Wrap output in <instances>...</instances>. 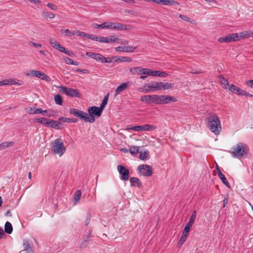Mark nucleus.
I'll return each mask as SVG.
<instances>
[{"label": "nucleus", "instance_id": "obj_1", "mask_svg": "<svg viewBox=\"0 0 253 253\" xmlns=\"http://www.w3.org/2000/svg\"><path fill=\"white\" fill-rule=\"evenodd\" d=\"M141 100L148 104L155 103L157 104H167L176 101L175 97L167 95H146L141 97Z\"/></svg>", "mask_w": 253, "mask_h": 253}, {"label": "nucleus", "instance_id": "obj_2", "mask_svg": "<svg viewBox=\"0 0 253 253\" xmlns=\"http://www.w3.org/2000/svg\"><path fill=\"white\" fill-rule=\"evenodd\" d=\"M207 125L215 134H219L221 130L220 121L216 114L211 115L208 118Z\"/></svg>", "mask_w": 253, "mask_h": 253}, {"label": "nucleus", "instance_id": "obj_3", "mask_svg": "<svg viewBox=\"0 0 253 253\" xmlns=\"http://www.w3.org/2000/svg\"><path fill=\"white\" fill-rule=\"evenodd\" d=\"M231 155L233 157L241 158L247 154L249 148L246 144L239 143L232 149Z\"/></svg>", "mask_w": 253, "mask_h": 253}, {"label": "nucleus", "instance_id": "obj_4", "mask_svg": "<svg viewBox=\"0 0 253 253\" xmlns=\"http://www.w3.org/2000/svg\"><path fill=\"white\" fill-rule=\"evenodd\" d=\"M103 110L100 107L96 106L89 107L87 111L88 114V122L93 123L95 122V117L99 118L101 116Z\"/></svg>", "mask_w": 253, "mask_h": 253}, {"label": "nucleus", "instance_id": "obj_5", "mask_svg": "<svg viewBox=\"0 0 253 253\" xmlns=\"http://www.w3.org/2000/svg\"><path fill=\"white\" fill-rule=\"evenodd\" d=\"M66 148L61 139H55L52 143V151L54 154H59L61 156L65 152Z\"/></svg>", "mask_w": 253, "mask_h": 253}, {"label": "nucleus", "instance_id": "obj_6", "mask_svg": "<svg viewBox=\"0 0 253 253\" xmlns=\"http://www.w3.org/2000/svg\"><path fill=\"white\" fill-rule=\"evenodd\" d=\"M60 91L67 95L71 97H76L78 98L82 97V95L78 90L74 88H68L66 86H61Z\"/></svg>", "mask_w": 253, "mask_h": 253}, {"label": "nucleus", "instance_id": "obj_7", "mask_svg": "<svg viewBox=\"0 0 253 253\" xmlns=\"http://www.w3.org/2000/svg\"><path fill=\"white\" fill-rule=\"evenodd\" d=\"M26 76L31 77H36L46 81H50V78L47 75L38 70H31L26 73Z\"/></svg>", "mask_w": 253, "mask_h": 253}, {"label": "nucleus", "instance_id": "obj_8", "mask_svg": "<svg viewBox=\"0 0 253 253\" xmlns=\"http://www.w3.org/2000/svg\"><path fill=\"white\" fill-rule=\"evenodd\" d=\"M70 113L84 122H88V114L86 112L77 109L72 108L70 109Z\"/></svg>", "mask_w": 253, "mask_h": 253}, {"label": "nucleus", "instance_id": "obj_9", "mask_svg": "<svg viewBox=\"0 0 253 253\" xmlns=\"http://www.w3.org/2000/svg\"><path fill=\"white\" fill-rule=\"evenodd\" d=\"M137 170L143 176H149L152 174V168L148 165H139L137 168Z\"/></svg>", "mask_w": 253, "mask_h": 253}, {"label": "nucleus", "instance_id": "obj_10", "mask_svg": "<svg viewBox=\"0 0 253 253\" xmlns=\"http://www.w3.org/2000/svg\"><path fill=\"white\" fill-rule=\"evenodd\" d=\"M110 29L115 30H126L130 31L132 29V26L130 25H125L120 23H111L110 22Z\"/></svg>", "mask_w": 253, "mask_h": 253}, {"label": "nucleus", "instance_id": "obj_11", "mask_svg": "<svg viewBox=\"0 0 253 253\" xmlns=\"http://www.w3.org/2000/svg\"><path fill=\"white\" fill-rule=\"evenodd\" d=\"M156 129V126H155L150 125L148 124H146L144 126H136L127 128V129H131L136 131L146 130L149 131L155 130Z\"/></svg>", "mask_w": 253, "mask_h": 253}, {"label": "nucleus", "instance_id": "obj_12", "mask_svg": "<svg viewBox=\"0 0 253 253\" xmlns=\"http://www.w3.org/2000/svg\"><path fill=\"white\" fill-rule=\"evenodd\" d=\"M117 169L120 174H121V179L125 181H126L129 178V170L126 169L125 167L118 165L117 166Z\"/></svg>", "mask_w": 253, "mask_h": 253}, {"label": "nucleus", "instance_id": "obj_13", "mask_svg": "<svg viewBox=\"0 0 253 253\" xmlns=\"http://www.w3.org/2000/svg\"><path fill=\"white\" fill-rule=\"evenodd\" d=\"M48 41L50 44L54 48L60 51H65V47H64L60 43L58 42L54 38L52 37H49Z\"/></svg>", "mask_w": 253, "mask_h": 253}, {"label": "nucleus", "instance_id": "obj_14", "mask_svg": "<svg viewBox=\"0 0 253 253\" xmlns=\"http://www.w3.org/2000/svg\"><path fill=\"white\" fill-rule=\"evenodd\" d=\"M27 112L29 114H38L42 113H46L47 110H42V108H30L26 109Z\"/></svg>", "mask_w": 253, "mask_h": 253}, {"label": "nucleus", "instance_id": "obj_15", "mask_svg": "<svg viewBox=\"0 0 253 253\" xmlns=\"http://www.w3.org/2000/svg\"><path fill=\"white\" fill-rule=\"evenodd\" d=\"M250 37H252V31H244L238 34V39L239 41Z\"/></svg>", "mask_w": 253, "mask_h": 253}, {"label": "nucleus", "instance_id": "obj_16", "mask_svg": "<svg viewBox=\"0 0 253 253\" xmlns=\"http://www.w3.org/2000/svg\"><path fill=\"white\" fill-rule=\"evenodd\" d=\"M128 86V83H124L121 84L119 86L117 87L115 90V96H116L119 93L123 92L125 90Z\"/></svg>", "mask_w": 253, "mask_h": 253}, {"label": "nucleus", "instance_id": "obj_17", "mask_svg": "<svg viewBox=\"0 0 253 253\" xmlns=\"http://www.w3.org/2000/svg\"><path fill=\"white\" fill-rule=\"evenodd\" d=\"M23 245L24 247V251H26L27 253H33L34 251L30 245L29 241L27 240H24L23 241Z\"/></svg>", "mask_w": 253, "mask_h": 253}, {"label": "nucleus", "instance_id": "obj_18", "mask_svg": "<svg viewBox=\"0 0 253 253\" xmlns=\"http://www.w3.org/2000/svg\"><path fill=\"white\" fill-rule=\"evenodd\" d=\"M130 182L131 186L135 187L137 186L139 188L141 187V183L139 179L137 177H131L130 178Z\"/></svg>", "mask_w": 253, "mask_h": 253}, {"label": "nucleus", "instance_id": "obj_19", "mask_svg": "<svg viewBox=\"0 0 253 253\" xmlns=\"http://www.w3.org/2000/svg\"><path fill=\"white\" fill-rule=\"evenodd\" d=\"M130 72L133 75L143 74V68L141 67H133L129 69Z\"/></svg>", "mask_w": 253, "mask_h": 253}, {"label": "nucleus", "instance_id": "obj_20", "mask_svg": "<svg viewBox=\"0 0 253 253\" xmlns=\"http://www.w3.org/2000/svg\"><path fill=\"white\" fill-rule=\"evenodd\" d=\"M113 58H116V59L114 60L115 62H130L132 61L131 58H130L129 57H126V56H122V57H113Z\"/></svg>", "mask_w": 253, "mask_h": 253}, {"label": "nucleus", "instance_id": "obj_21", "mask_svg": "<svg viewBox=\"0 0 253 253\" xmlns=\"http://www.w3.org/2000/svg\"><path fill=\"white\" fill-rule=\"evenodd\" d=\"M48 124V127H51L52 128L57 129H59V125L61 124L59 122L53 120H49Z\"/></svg>", "mask_w": 253, "mask_h": 253}, {"label": "nucleus", "instance_id": "obj_22", "mask_svg": "<svg viewBox=\"0 0 253 253\" xmlns=\"http://www.w3.org/2000/svg\"><path fill=\"white\" fill-rule=\"evenodd\" d=\"M218 176L219 178L221 180L222 182L227 187H229V182L226 179V177L224 175V174L222 173L220 170H219V172H218Z\"/></svg>", "mask_w": 253, "mask_h": 253}, {"label": "nucleus", "instance_id": "obj_23", "mask_svg": "<svg viewBox=\"0 0 253 253\" xmlns=\"http://www.w3.org/2000/svg\"><path fill=\"white\" fill-rule=\"evenodd\" d=\"M220 83L222 85L223 87L227 89L229 84L227 80H226L222 76H219Z\"/></svg>", "mask_w": 253, "mask_h": 253}, {"label": "nucleus", "instance_id": "obj_24", "mask_svg": "<svg viewBox=\"0 0 253 253\" xmlns=\"http://www.w3.org/2000/svg\"><path fill=\"white\" fill-rule=\"evenodd\" d=\"M160 4L164 5H178L179 3L173 0H161Z\"/></svg>", "mask_w": 253, "mask_h": 253}, {"label": "nucleus", "instance_id": "obj_25", "mask_svg": "<svg viewBox=\"0 0 253 253\" xmlns=\"http://www.w3.org/2000/svg\"><path fill=\"white\" fill-rule=\"evenodd\" d=\"M49 120L48 119H47L46 118H41L36 119L35 121V122L40 123L42 125H44L47 126Z\"/></svg>", "mask_w": 253, "mask_h": 253}, {"label": "nucleus", "instance_id": "obj_26", "mask_svg": "<svg viewBox=\"0 0 253 253\" xmlns=\"http://www.w3.org/2000/svg\"><path fill=\"white\" fill-rule=\"evenodd\" d=\"M59 121H60L63 122L77 123L78 122V119L76 118L70 119L65 117H60L59 118Z\"/></svg>", "mask_w": 253, "mask_h": 253}, {"label": "nucleus", "instance_id": "obj_27", "mask_svg": "<svg viewBox=\"0 0 253 253\" xmlns=\"http://www.w3.org/2000/svg\"><path fill=\"white\" fill-rule=\"evenodd\" d=\"M14 145V142H4L0 144V151L4 149L7 147H11Z\"/></svg>", "mask_w": 253, "mask_h": 253}, {"label": "nucleus", "instance_id": "obj_28", "mask_svg": "<svg viewBox=\"0 0 253 253\" xmlns=\"http://www.w3.org/2000/svg\"><path fill=\"white\" fill-rule=\"evenodd\" d=\"M13 228L11 224L9 222H6L4 226V231L7 234H11L12 232Z\"/></svg>", "mask_w": 253, "mask_h": 253}, {"label": "nucleus", "instance_id": "obj_29", "mask_svg": "<svg viewBox=\"0 0 253 253\" xmlns=\"http://www.w3.org/2000/svg\"><path fill=\"white\" fill-rule=\"evenodd\" d=\"M227 89L231 91L233 93L238 94L239 91H240V88L237 87L233 84H229L227 87Z\"/></svg>", "mask_w": 253, "mask_h": 253}, {"label": "nucleus", "instance_id": "obj_30", "mask_svg": "<svg viewBox=\"0 0 253 253\" xmlns=\"http://www.w3.org/2000/svg\"><path fill=\"white\" fill-rule=\"evenodd\" d=\"M139 147L138 146H129V152L132 154H137L139 153Z\"/></svg>", "mask_w": 253, "mask_h": 253}, {"label": "nucleus", "instance_id": "obj_31", "mask_svg": "<svg viewBox=\"0 0 253 253\" xmlns=\"http://www.w3.org/2000/svg\"><path fill=\"white\" fill-rule=\"evenodd\" d=\"M227 36L229 37L228 39L230 42L239 41L238 39V34L237 33L232 34Z\"/></svg>", "mask_w": 253, "mask_h": 253}, {"label": "nucleus", "instance_id": "obj_32", "mask_svg": "<svg viewBox=\"0 0 253 253\" xmlns=\"http://www.w3.org/2000/svg\"><path fill=\"white\" fill-rule=\"evenodd\" d=\"M110 22H104L101 24L98 25L95 24L94 26L95 28H108L110 29Z\"/></svg>", "mask_w": 253, "mask_h": 253}, {"label": "nucleus", "instance_id": "obj_33", "mask_svg": "<svg viewBox=\"0 0 253 253\" xmlns=\"http://www.w3.org/2000/svg\"><path fill=\"white\" fill-rule=\"evenodd\" d=\"M54 99L56 104L59 105H61L62 104L63 100L60 94L55 95L54 97Z\"/></svg>", "mask_w": 253, "mask_h": 253}, {"label": "nucleus", "instance_id": "obj_34", "mask_svg": "<svg viewBox=\"0 0 253 253\" xmlns=\"http://www.w3.org/2000/svg\"><path fill=\"white\" fill-rule=\"evenodd\" d=\"M64 60L65 63L67 64H72V65H76V66L79 65V63L78 62L74 61L72 59L69 58V57H65L64 58Z\"/></svg>", "mask_w": 253, "mask_h": 253}, {"label": "nucleus", "instance_id": "obj_35", "mask_svg": "<svg viewBox=\"0 0 253 253\" xmlns=\"http://www.w3.org/2000/svg\"><path fill=\"white\" fill-rule=\"evenodd\" d=\"M109 95V94L108 93L105 96V97H104V98L102 100V102L99 107L102 110L104 109V107H105V106L106 105V104L107 103Z\"/></svg>", "mask_w": 253, "mask_h": 253}, {"label": "nucleus", "instance_id": "obj_36", "mask_svg": "<svg viewBox=\"0 0 253 253\" xmlns=\"http://www.w3.org/2000/svg\"><path fill=\"white\" fill-rule=\"evenodd\" d=\"M154 73H157L156 71L150 70L147 68H143V74L144 75H148L149 76H153Z\"/></svg>", "mask_w": 253, "mask_h": 253}, {"label": "nucleus", "instance_id": "obj_37", "mask_svg": "<svg viewBox=\"0 0 253 253\" xmlns=\"http://www.w3.org/2000/svg\"><path fill=\"white\" fill-rule=\"evenodd\" d=\"M107 41L108 42H108H117V43H120L119 41L120 39L118 38L115 37V36H111L110 38H107Z\"/></svg>", "mask_w": 253, "mask_h": 253}, {"label": "nucleus", "instance_id": "obj_38", "mask_svg": "<svg viewBox=\"0 0 253 253\" xmlns=\"http://www.w3.org/2000/svg\"><path fill=\"white\" fill-rule=\"evenodd\" d=\"M81 194L82 193L80 190H78L76 191L74 197V201H75L76 202H79L81 198Z\"/></svg>", "mask_w": 253, "mask_h": 253}, {"label": "nucleus", "instance_id": "obj_39", "mask_svg": "<svg viewBox=\"0 0 253 253\" xmlns=\"http://www.w3.org/2000/svg\"><path fill=\"white\" fill-rule=\"evenodd\" d=\"M238 94L245 96H249L250 97H253V95L252 94H250L249 92H247L244 90H242L241 88L240 89V91H239Z\"/></svg>", "mask_w": 253, "mask_h": 253}, {"label": "nucleus", "instance_id": "obj_40", "mask_svg": "<svg viewBox=\"0 0 253 253\" xmlns=\"http://www.w3.org/2000/svg\"><path fill=\"white\" fill-rule=\"evenodd\" d=\"M149 152L148 151H144V152H140L139 158L141 160H144L147 158L148 156Z\"/></svg>", "mask_w": 253, "mask_h": 253}, {"label": "nucleus", "instance_id": "obj_41", "mask_svg": "<svg viewBox=\"0 0 253 253\" xmlns=\"http://www.w3.org/2000/svg\"><path fill=\"white\" fill-rule=\"evenodd\" d=\"M187 235H182L180 238V240L178 243V247H181L182 244L184 243V242L185 241L186 239V238H187Z\"/></svg>", "mask_w": 253, "mask_h": 253}, {"label": "nucleus", "instance_id": "obj_42", "mask_svg": "<svg viewBox=\"0 0 253 253\" xmlns=\"http://www.w3.org/2000/svg\"><path fill=\"white\" fill-rule=\"evenodd\" d=\"M93 59H95L97 61H99L102 62V60H104V59H105V57L100 54L95 53L93 57Z\"/></svg>", "mask_w": 253, "mask_h": 253}, {"label": "nucleus", "instance_id": "obj_43", "mask_svg": "<svg viewBox=\"0 0 253 253\" xmlns=\"http://www.w3.org/2000/svg\"><path fill=\"white\" fill-rule=\"evenodd\" d=\"M43 15L46 18H49L50 19L54 18L55 16V14L51 12H42Z\"/></svg>", "mask_w": 253, "mask_h": 253}, {"label": "nucleus", "instance_id": "obj_44", "mask_svg": "<svg viewBox=\"0 0 253 253\" xmlns=\"http://www.w3.org/2000/svg\"><path fill=\"white\" fill-rule=\"evenodd\" d=\"M174 87V84L172 83H164V90H167L172 88Z\"/></svg>", "mask_w": 253, "mask_h": 253}, {"label": "nucleus", "instance_id": "obj_45", "mask_svg": "<svg viewBox=\"0 0 253 253\" xmlns=\"http://www.w3.org/2000/svg\"><path fill=\"white\" fill-rule=\"evenodd\" d=\"M156 72L157 73H154V75L153 76L164 77L167 75V74L165 72H160L158 71H156Z\"/></svg>", "mask_w": 253, "mask_h": 253}, {"label": "nucleus", "instance_id": "obj_46", "mask_svg": "<svg viewBox=\"0 0 253 253\" xmlns=\"http://www.w3.org/2000/svg\"><path fill=\"white\" fill-rule=\"evenodd\" d=\"M150 84L151 86V90H152V91H155L158 90L157 82H151L150 83Z\"/></svg>", "mask_w": 253, "mask_h": 253}, {"label": "nucleus", "instance_id": "obj_47", "mask_svg": "<svg viewBox=\"0 0 253 253\" xmlns=\"http://www.w3.org/2000/svg\"><path fill=\"white\" fill-rule=\"evenodd\" d=\"M151 86L150 83L144 85L143 89H144V92L147 93V92H150L151 91H152V90H151Z\"/></svg>", "mask_w": 253, "mask_h": 253}, {"label": "nucleus", "instance_id": "obj_48", "mask_svg": "<svg viewBox=\"0 0 253 253\" xmlns=\"http://www.w3.org/2000/svg\"><path fill=\"white\" fill-rule=\"evenodd\" d=\"M86 38L89 39H91L92 40L96 41H98V39H99L98 37L96 35H90V34H87V36H86Z\"/></svg>", "mask_w": 253, "mask_h": 253}, {"label": "nucleus", "instance_id": "obj_49", "mask_svg": "<svg viewBox=\"0 0 253 253\" xmlns=\"http://www.w3.org/2000/svg\"><path fill=\"white\" fill-rule=\"evenodd\" d=\"M229 37L226 36L225 37H220L218 39V41L220 42H229Z\"/></svg>", "mask_w": 253, "mask_h": 253}, {"label": "nucleus", "instance_id": "obj_50", "mask_svg": "<svg viewBox=\"0 0 253 253\" xmlns=\"http://www.w3.org/2000/svg\"><path fill=\"white\" fill-rule=\"evenodd\" d=\"M74 35H76L78 36L86 37V36H87V34H86L85 33L83 32H81L80 31H76V32H75Z\"/></svg>", "mask_w": 253, "mask_h": 253}, {"label": "nucleus", "instance_id": "obj_51", "mask_svg": "<svg viewBox=\"0 0 253 253\" xmlns=\"http://www.w3.org/2000/svg\"><path fill=\"white\" fill-rule=\"evenodd\" d=\"M29 45L33 46L34 47H40L42 46V44L39 43L34 42L32 41H30L28 43Z\"/></svg>", "mask_w": 253, "mask_h": 253}, {"label": "nucleus", "instance_id": "obj_52", "mask_svg": "<svg viewBox=\"0 0 253 253\" xmlns=\"http://www.w3.org/2000/svg\"><path fill=\"white\" fill-rule=\"evenodd\" d=\"M196 212L195 211H194L192 212V214L191 215L189 220V221H191V222L194 223V222L195 220V218H196Z\"/></svg>", "mask_w": 253, "mask_h": 253}, {"label": "nucleus", "instance_id": "obj_53", "mask_svg": "<svg viewBox=\"0 0 253 253\" xmlns=\"http://www.w3.org/2000/svg\"><path fill=\"white\" fill-rule=\"evenodd\" d=\"M126 46H118L116 48V50L117 51L126 52Z\"/></svg>", "mask_w": 253, "mask_h": 253}, {"label": "nucleus", "instance_id": "obj_54", "mask_svg": "<svg viewBox=\"0 0 253 253\" xmlns=\"http://www.w3.org/2000/svg\"><path fill=\"white\" fill-rule=\"evenodd\" d=\"M6 81V85L7 84H16L17 82L15 80L13 79H9V80H5Z\"/></svg>", "mask_w": 253, "mask_h": 253}, {"label": "nucleus", "instance_id": "obj_55", "mask_svg": "<svg viewBox=\"0 0 253 253\" xmlns=\"http://www.w3.org/2000/svg\"><path fill=\"white\" fill-rule=\"evenodd\" d=\"M158 90H164V83L163 82H157Z\"/></svg>", "mask_w": 253, "mask_h": 253}, {"label": "nucleus", "instance_id": "obj_56", "mask_svg": "<svg viewBox=\"0 0 253 253\" xmlns=\"http://www.w3.org/2000/svg\"><path fill=\"white\" fill-rule=\"evenodd\" d=\"M64 33H65L66 36L71 37L74 35V32H71L69 29H66L64 31Z\"/></svg>", "mask_w": 253, "mask_h": 253}, {"label": "nucleus", "instance_id": "obj_57", "mask_svg": "<svg viewBox=\"0 0 253 253\" xmlns=\"http://www.w3.org/2000/svg\"><path fill=\"white\" fill-rule=\"evenodd\" d=\"M47 6L51 8V9L52 10H56L57 9V7L56 6V5H55V4L52 3H48L47 4Z\"/></svg>", "mask_w": 253, "mask_h": 253}, {"label": "nucleus", "instance_id": "obj_58", "mask_svg": "<svg viewBox=\"0 0 253 253\" xmlns=\"http://www.w3.org/2000/svg\"><path fill=\"white\" fill-rule=\"evenodd\" d=\"M47 112L46 113H42V114L44 115H45L46 116L48 117H53L54 116V113L53 111H50V110H47Z\"/></svg>", "mask_w": 253, "mask_h": 253}, {"label": "nucleus", "instance_id": "obj_59", "mask_svg": "<svg viewBox=\"0 0 253 253\" xmlns=\"http://www.w3.org/2000/svg\"><path fill=\"white\" fill-rule=\"evenodd\" d=\"M179 17L182 20H184V21H187V22H190V19L187 16L185 15H182V14H180Z\"/></svg>", "mask_w": 253, "mask_h": 253}, {"label": "nucleus", "instance_id": "obj_60", "mask_svg": "<svg viewBox=\"0 0 253 253\" xmlns=\"http://www.w3.org/2000/svg\"><path fill=\"white\" fill-rule=\"evenodd\" d=\"M136 47L126 46V52H132L136 49Z\"/></svg>", "mask_w": 253, "mask_h": 253}, {"label": "nucleus", "instance_id": "obj_61", "mask_svg": "<svg viewBox=\"0 0 253 253\" xmlns=\"http://www.w3.org/2000/svg\"><path fill=\"white\" fill-rule=\"evenodd\" d=\"M90 237V234H88V235H87L86 237L84 238V241L82 243L81 245V247H83V246L84 244V243L87 242L89 240V239Z\"/></svg>", "mask_w": 253, "mask_h": 253}, {"label": "nucleus", "instance_id": "obj_62", "mask_svg": "<svg viewBox=\"0 0 253 253\" xmlns=\"http://www.w3.org/2000/svg\"><path fill=\"white\" fill-rule=\"evenodd\" d=\"M62 52L65 53V54L68 55L70 56L73 57L74 56V53L73 51L71 50H66V49L65 48L64 51H62Z\"/></svg>", "mask_w": 253, "mask_h": 253}, {"label": "nucleus", "instance_id": "obj_63", "mask_svg": "<svg viewBox=\"0 0 253 253\" xmlns=\"http://www.w3.org/2000/svg\"><path fill=\"white\" fill-rule=\"evenodd\" d=\"M98 41L101 42H108L107 38L103 37H98Z\"/></svg>", "mask_w": 253, "mask_h": 253}, {"label": "nucleus", "instance_id": "obj_64", "mask_svg": "<svg viewBox=\"0 0 253 253\" xmlns=\"http://www.w3.org/2000/svg\"><path fill=\"white\" fill-rule=\"evenodd\" d=\"M246 84L247 85L249 86L250 87L253 88V80H249L246 81Z\"/></svg>", "mask_w": 253, "mask_h": 253}]
</instances>
